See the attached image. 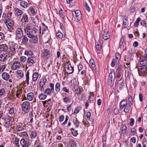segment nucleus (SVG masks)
<instances>
[{"instance_id": "e2e57ef3", "label": "nucleus", "mask_w": 147, "mask_h": 147, "mask_svg": "<svg viewBox=\"0 0 147 147\" xmlns=\"http://www.w3.org/2000/svg\"><path fill=\"white\" fill-rule=\"evenodd\" d=\"M47 30H48V27L47 26H43L42 34H43L45 33V32Z\"/></svg>"}, {"instance_id": "473e14b6", "label": "nucleus", "mask_w": 147, "mask_h": 147, "mask_svg": "<svg viewBox=\"0 0 147 147\" xmlns=\"http://www.w3.org/2000/svg\"><path fill=\"white\" fill-rule=\"evenodd\" d=\"M128 103L130 105H132L133 103V99L132 97L130 95H128Z\"/></svg>"}, {"instance_id": "c85d7f7f", "label": "nucleus", "mask_w": 147, "mask_h": 147, "mask_svg": "<svg viewBox=\"0 0 147 147\" xmlns=\"http://www.w3.org/2000/svg\"><path fill=\"white\" fill-rule=\"evenodd\" d=\"M49 54V51L47 49H45L43 50V53L42 55L44 57H47Z\"/></svg>"}, {"instance_id": "9b49d317", "label": "nucleus", "mask_w": 147, "mask_h": 147, "mask_svg": "<svg viewBox=\"0 0 147 147\" xmlns=\"http://www.w3.org/2000/svg\"><path fill=\"white\" fill-rule=\"evenodd\" d=\"M9 75L7 73H3L2 75V77L5 80L7 81L9 78Z\"/></svg>"}, {"instance_id": "338daca9", "label": "nucleus", "mask_w": 147, "mask_h": 147, "mask_svg": "<svg viewBox=\"0 0 147 147\" xmlns=\"http://www.w3.org/2000/svg\"><path fill=\"white\" fill-rule=\"evenodd\" d=\"M86 117L88 119V120H89L90 119L91 117V113L90 112H88L86 113Z\"/></svg>"}, {"instance_id": "ea45409f", "label": "nucleus", "mask_w": 147, "mask_h": 147, "mask_svg": "<svg viewBox=\"0 0 147 147\" xmlns=\"http://www.w3.org/2000/svg\"><path fill=\"white\" fill-rule=\"evenodd\" d=\"M70 143L71 144V146L72 147H76L77 146V144L76 141L74 140L71 139L70 140Z\"/></svg>"}, {"instance_id": "ddd939ff", "label": "nucleus", "mask_w": 147, "mask_h": 147, "mask_svg": "<svg viewBox=\"0 0 147 147\" xmlns=\"http://www.w3.org/2000/svg\"><path fill=\"white\" fill-rule=\"evenodd\" d=\"M90 63L91 65L92 69L94 70H96V67L95 66V63H94V60L92 59H91L90 60Z\"/></svg>"}, {"instance_id": "c9c22d12", "label": "nucleus", "mask_w": 147, "mask_h": 147, "mask_svg": "<svg viewBox=\"0 0 147 147\" xmlns=\"http://www.w3.org/2000/svg\"><path fill=\"white\" fill-rule=\"evenodd\" d=\"M141 20V19L140 17L138 18L137 19L136 22L134 23V26L135 27H137L139 25V22Z\"/></svg>"}, {"instance_id": "39448f33", "label": "nucleus", "mask_w": 147, "mask_h": 147, "mask_svg": "<svg viewBox=\"0 0 147 147\" xmlns=\"http://www.w3.org/2000/svg\"><path fill=\"white\" fill-rule=\"evenodd\" d=\"M12 118H11L9 116L5 119V122L4 123L5 124L4 125L6 126V127L8 128L10 126V125L11 124L12 121Z\"/></svg>"}, {"instance_id": "864d4df0", "label": "nucleus", "mask_w": 147, "mask_h": 147, "mask_svg": "<svg viewBox=\"0 0 147 147\" xmlns=\"http://www.w3.org/2000/svg\"><path fill=\"white\" fill-rule=\"evenodd\" d=\"M52 92V91L49 88H47L45 89V91L44 92V93H46L48 95H50Z\"/></svg>"}, {"instance_id": "bb28decb", "label": "nucleus", "mask_w": 147, "mask_h": 147, "mask_svg": "<svg viewBox=\"0 0 147 147\" xmlns=\"http://www.w3.org/2000/svg\"><path fill=\"white\" fill-rule=\"evenodd\" d=\"M38 73L37 72H35L33 74L32 76V80L34 82L36 81L38 78Z\"/></svg>"}, {"instance_id": "6e6552de", "label": "nucleus", "mask_w": 147, "mask_h": 147, "mask_svg": "<svg viewBox=\"0 0 147 147\" xmlns=\"http://www.w3.org/2000/svg\"><path fill=\"white\" fill-rule=\"evenodd\" d=\"M8 49L7 45L5 44H2L0 45V51L1 52L6 51Z\"/></svg>"}, {"instance_id": "774afa93", "label": "nucleus", "mask_w": 147, "mask_h": 147, "mask_svg": "<svg viewBox=\"0 0 147 147\" xmlns=\"http://www.w3.org/2000/svg\"><path fill=\"white\" fill-rule=\"evenodd\" d=\"M113 113L115 115L118 114L119 113V110H118V108H115L113 111Z\"/></svg>"}, {"instance_id": "9d476101", "label": "nucleus", "mask_w": 147, "mask_h": 147, "mask_svg": "<svg viewBox=\"0 0 147 147\" xmlns=\"http://www.w3.org/2000/svg\"><path fill=\"white\" fill-rule=\"evenodd\" d=\"M118 84H119L120 88L121 89L124 87V80L123 78L122 79V77H121V79L118 81Z\"/></svg>"}, {"instance_id": "8fccbe9b", "label": "nucleus", "mask_w": 147, "mask_h": 147, "mask_svg": "<svg viewBox=\"0 0 147 147\" xmlns=\"http://www.w3.org/2000/svg\"><path fill=\"white\" fill-rule=\"evenodd\" d=\"M37 134L34 131H32L30 135L31 138H35Z\"/></svg>"}, {"instance_id": "09e8293b", "label": "nucleus", "mask_w": 147, "mask_h": 147, "mask_svg": "<svg viewBox=\"0 0 147 147\" xmlns=\"http://www.w3.org/2000/svg\"><path fill=\"white\" fill-rule=\"evenodd\" d=\"M33 57V56H31V58L28 57L27 60V63L28 64L30 63H31L32 64H33L35 62L34 61L32 60L31 58Z\"/></svg>"}, {"instance_id": "4c0bfd02", "label": "nucleus", "mask_w": 147, "mask_h": 147, "mask_svg": "<svg viewBox=\"0 0 147 147\" xmlns=\"http://www.w3.org/2000/svg\"><path fill=\"white\" fill-rule=\"evenodd\" d=\"M70 130L74 136H76L78 135V131L74 128H71L70 129Z\"/></svg>"}, {"instance_id": "79ce46f5", "label": "nucleus", "mask_w": 147, "mask_h": 147, "mask_svg": "<svg viewBox=\"0 0 147 147\" xmlns=\"http://www.w3.org/2000/svg\"><path fill=\"white\" fill-rule=\"evenodd\" d=\"M5 90L4 88L0 89V98L3 97V94L5 93Z\"/></svg>"}, {"instance_id": "bf43d9fd", "label": "nucleus", "mask_w": 147, "mask_h": 147, "mask_svg": "<svg viewBox=\"0 0 147 147\" xmlns=\"http://www.w3.org/2000/svg\"><path fill=\"white\" fill-rule=\"evenodd\" d=\"M142 26L145 27H146V22L144 20H141L140 22Z\"/></svg>"}, {"instance_id": "69168bd1", "label": "nucleus", "mask_w": 147, "mask_h": 147, "mask_svg": "<svg viewBox=\"0 0 147 147\" xmlns=\"http://www.w3.org/2000/svg\"><path fill=\"white\" fill-rule=\"evenodd\" d=\"M19 139L18 138L15 139V141L14 142L15 144L17 147H20L19 144Z\"/></svg>"}, {"instance_id": "72a5a7b5", "label": "nucleus", "mask_w": 147, "mask_h": 147, "mask_svg": "<svg viewBox=\"0 0 147 147\" xmlns=\"http://www.w3.org/2000/svg\"><path fill=\"white\" fill-rule=\"evenodd\" d=\"M29 70H28L26 73V83L27 84H29Z\"/></svg>"}, {"instance_id": "de8ad7c7", "label": "nucleus", "mask_w": 147, "mask_h": 147, "mask_svg": "<svg viewBox=\"0 0 147 147\" xmlns=\"http://www.w3.org/2000/svg\"><path fill=\"white\" fill-rule=\"evenodd\" d=\"M17 73L21 78H22L24 76V73L21 70H19L16 71Z\"/></svg>"}, {"instance_id": "dca6fc26", "label": "nucleus", "mask_w": 147, "mask_h": 147, "mask_svg": "<svg viewBox=\"0 0 147 147\" xmlns=\"http://www.w3.org/2000/svg\"><path fill=\"white\" fill-rule=\"evenodd\" d=\"M78 12L76 17L77 19V21H79L82 19V16L80 11L78 10Z\"/></svg>"}, {"instance_id": "0e129e2a", "label": "nucleus", "mask_w": 147, "mask_h": 147, "mask_svg": "<svg viewBox=\"0 0 147 147\" xmlns=\"http://www.w3.org/2000/svg\"><path fill=\"white\" fill-rule=\"evenodd\" d=\"M85 6L86 10L87 11H88L89 12H90V7L88 6L87 3L86 2L85 3Z\"/></svg>"}, {"instance_id": "a19ab883", "label": "nucleus", "mask_w": 147, "mask_h": 147, "mask_svg": "<svg viewBox=\"0 0 147 147\" xmlns=\"http://www.w3.org/2000/svg\"><path fill=\"white\" fill-rule=\"evenodd\" d=\"M118 61L116 60L114 58H113L112 60V61L111 63V66L113 67H114L115 66V64L116 63L118 64Z\"/></svg>"}, {"instance_id": "b1692460", "label": "nucleus", "mask_w": 147, "mask_h": 147, "mask_svg": "<svg viewBox=\"0 0 147 147\" xmlns=\"http://www.w3.org/2000/svg\"><path fill=\"white\" fill-rule=\"evenodd\" d=\"M143 55L141 56L140 57V64L142 65V66H146V65L147 64L146 62H145L144 61V60L143 59Z\"/></svg>"}, {"instance_id": "37998d69", "label": "nucleus", "mask_w": 147, "mask_h": 147, "mask_svg": "<svg viewBox=\"0 0 147 147\" xmlns=\"http://www.w3.org/2000/svg\"><path fill=\"white\" fill-rule=\"evenodd\" d=\"M24 54L27 55H29L30 56H34V54L33 52L32 51H25Z\"/></svg>"}, {"instance_id": "c756f323", "label": "nucleus", "mask_w": 147, "mask_h": 147, "mask_svg": "<svg viewBox=\"0 0 147 147\" xmlns=\"http://www.w3.org/2000/svg\"><path fill=\"white\" fill-rule=\"evenodd\" d=\"M73 121L76 128H78L79 127V125L80 123L77 119V118L76 119V120L73 119Z\"/></svg>"}, {"instance_id": "412c9836", "label": "nucleus", "mask_w": 147, "mask_h": 147, "mask_svg": "<svg viewBox=\"0 0 147 147\" xmlns=\"http://www.w3.org/2000/svg\"><path fill=\"white\" fill-rule=\"evenodd\" d=\"M131 105H129V104L128 103L125 106L124 111L125 113H128L130 111V108Z\"/></svg>"}, {"instance_id": "6e6d98bb", "label": "nucleus", "mask_w": 147, "mask_h": 147, "mask_svg": "<svg viewBox=\"0 0 147 147\" xmlns=\"http://www.w3.org/2000/svg\"><path fill=\"white\" fill-rule=\"evenodd\" d=\"M27 142H29V140H26L24 139L23 138L20 141V143L21 145L25 144L26 143H27Z\"/></svg>"}, {"instance_id": "0eeeda50", "label": "nucleus", "mask_w": 147, "mask_h": 147, "mask_svg": "<svg viewBox=\"0 0 147 147\" xmlns=\"http://www.w3.org/2000/svg\"><path fill=\"white\" fill-rule=\"evenodd\" d=\"M65 68H67L66 73L68 74H71L74 72V67H72L70 64H68L67 67H65Z\"/></svg>"}, {"instance_id": "4be33fe9", "label": "nucleus", "mask_w": 147, "mask_h": 147, "mask_svg": "<svg viewBox=\"0 0 147 147\" xmlns=\"http://www.w3.org/2000/svg\"><path fill=\"white\" fill-rule=\"evenodd\" d=\"M116 76L115 75V72L114 71H111L109 74V77L108 78L113 79H115Z\"/></svg>"}, {"instance_id": "2f4dec72", "label": "nucleus", "mask_w": 147, "mask_h": 147, "mask_svg": "<svg viewBox=\"0 0 147 147\" xmlns=\"http://www.w3.org/2000/svg\"><path fill=\"white\" fill-rule=\"evenodd\" d=\"M82 109V108L81 106H78L77 108H76V109L73 113L74 114L76 115Z\"/></svg>"}, {"instance_id": "a18cd8bd", "label": "nucleus", "mask_w": 147, "mask_h": 147, "mask_svg": "<svg viewBox=\"0 0 147 147\" xmlns=\"http://www.w3.org/2000/svg\"><path fill=\"white\" fill-rule=\"evenodd\" d=\"M115 60L119 62L120 60L121 56L119 53H115Z\"/></svg>"}, {"instance_id": "7ed1b4c3", "label": "nucleus", "mask_w": 147, "mask_h": 147, "mask_svg": "<svg viewBox=\"0 0 147 147\" xmlns=\"http://www.w3.org/2000/svg\"><path fill=\"white\" fill-rule=\"evenodd\" d=\"M122 66L121 65H119L117 67L116 71V78H119L121 77L122 73Z\"/></svg>"}, {"instance_id": "1a4fd4ad", "label": "nucleus", "mask_w": 147, "mask_h": 147, "mask_svg": "<svg viewBox=\"0 0 147 147\" xmlns=\"http://www.w3.org/2000/svg\"><path fill=\"white\" fill-rule=\"evenodd\" d=\"M66 93L64 94L65 97L63 98V102L67 103L70 102L71 100V96H68Z\"/></svg>"}, {"instance_id": "2eb2a0df", "label": "nucleus", "mask_w": 147, "mask_h": 147, "mask_svg": "<svg viewBox=\"0 0 147 147\" xmlns=\"http://www.w3.org/2000/svg\"><path fill=\"white\" fill-rule=\"evenodd\" d=\"M124 20L123 21V25L124 26V27L127 28V27H126V26H127L128 25L129 23L128 20V18L126 16H125L124 17Z\"/></svg>"}, {"instance_id": "a211bd4d", "label": "nucleus", "mask_w": 147, "mask_h": 147, "mask_svg": "<svg viewBox=\"0 0 147 147\" xmlns=\"http://www.w3.org/2000/svg\"><path fill=\"white\" fill-rule=\"evenodd\" d=\"M23 13V11L21 10H20L18 8H16L15 9V14L17 16H21L22 14Z\"/></svg>"}, {"instance_id": "58836bf2", "label": "nucleus", "mask_w": 147, "mask_h": 147, "mask_svg": "<svg viewBox=\"0 0 147 147\" xmlns=\"http://www.w3.org/2000/svg\"><path fill=\"white\" fill-rule=\"evenodd\" d=\"M47 96V95L43 93H41L38 96L40 100H43L45 99Z\"/></svg>"}, {"instance_id": "603ef678", "label": "nucleus", "mask_w": 147, "mask_h": 147, "mask_svg": "<svg viewBox=\"0 0 147 147\" xmlns=\"http://www.w3.org/2000/svg\"><path fill=\"white\" fill-rule=\"evenodd\" d=\"M28 39L25 36H24L23 37V38L22 40V42L24 44H26L28 41Z\"/></svg>"}, {"instance_id": "680f3d73", "label": "nucleus", "mask_w": 147, "mask_h": 147, "mask_svg": "<svg viewBox=\"0 0 147 147\" xmlns=\"http://www.w3.org/2000/svg\"><path fill=\"white\" fill-rule=\"evenodd\" d=\"M9 110L8 111L9 112V114L11 115H12L14 113V108L12 107L11 108H9Z\"/></svg>"}, {"instance_id": "5701e85b", "label": "nucleus", "mask_w": 147, "mask_h": 147, "mask_svg": "<svg viewBox=\"0 0 147 147\" xmlns=\"http://www.w3.org/2000/svg\"><path fill=\"white\" fill-rule=\"evenodd\" d=\"M20 6L24 8H26L28 7V4L27 2L24 1H22L20 3Z\"/></svg>"}, {"instance_id": "052dcab7", "label": "nucleus", "mask_w": 147, "mask_h": 147, "mask_svg": "<svg viewBox=\"0 0 147 147\" xmlns=\"http://www.w3.org/2000/svg\"><path fill=\"white\" fill-rule=\"evenodd\" d=\"M50 86L51 88V90L52 91V92L53 93L54 91V84L53 83H51L50 84Z\"/></svg>"}, {"instance_id": "423d86ee", "label": "nucleus", "mask_w": 147, "mask_h": 147, "mask_svg": "<svg viewBox=\"0 0 147 147\" xmlns=\"http://www.w3.org/2000/svg\"><path fill=\"white\" fill-rule=\"evenodd\" d=\"M21 66V65L20 62L16 61L13 63L12 66L11 67V69L13 70H15L19 69Z\"/></svg>"}, {"instance_id": "6ab92c4d", "label": "nucleus", "mask_w": 147, "mask_h": 147, "mask_svg": "<svg viewBox=\"0 0 147 147\" xmlns=\"http://www.w3.org/2000/svg\"><path fill=\"white\" fill-rule=\"evenodd\" d=\"M34 96V94L33 92H30L28 93L27 95L28 99L30 101L32 100Z\"/></svg>"}, {"instance_id": "aec40b11", "label": "nucleus", "mask_w": 147, "mask_h": 147, "mask_svg": "<svg viewBox=\"0 0 147 147\" xmlns=\"http://www.w3.org/2000/svg\"><path fill=\"white\" fill-rule=\"evenodd\" d=\"M32 28L31 26L28 24H27L26 27H24V30L26 33H29V31L32 30Z\"/></svg>"}, {"instance_id": "49530a36", "label": "nucleus", "mask_w": 147, "mask_h": 147, "mask_svg": "<svg viewBox=\"0 0 147 147\" xmlns=\"http://www.w3.org/2000/svg\"><path fill=\"white\" fill-rule=\"evenodd\" d=\"M96 48L97 50L100 51L101 49V44L100 42H98L96 45Z\"/></svg>"}, {"instance_id": "4d7b16f0", "label": "nucleus", "mask_w": 147, "mask_h": 147, "mask_svg": "<svg viewBox=\"0 0 147 147\" xmlns=\"http://www.w3.org/2000/svg\"><path fill=\"white\" fill-rule=\"evenodd\" d=\"M127 104V100L126 99H124L121 102L120 105H122L125 106Z\"/></svg>"}, {"instance_id": "cd10ccee", "label": "nucleus", "mask_w": 147, "mask_h": 147, "mask_svg": "<svg viewBox=\"0 0 147 147\" xmlns=\"http://www.w3.org/2000/svg\"><path fill=\"white\" fill-rule=\"evenodd\" d=\"M7 55L3 54L0 55V61H3L6 60Z\"/></svg>"}, {"instance_id": "5fc2aeb1", "label": "nucleus", "mask_w": 147, "mask_h": 147, "mask_svg": "<svg viewBox=\"0 0 147 147\" xmlns=\"http://www.w3.org/2000/svg\"><path fill=\"white\" fill-rule=\"evenodd\" d=\"M63 12L62 9H60L59 12L58 14L62 18H64L65 16H64V15L63 14Z\"/></svg>"}, {"instance_id": "393cba45", "label": "nucleus", "mask_w": 147, "mask_h": 147, "mask_svg": "<svg viewBox=\"0 0 147 147\" xmlns=\"http://www.w3.org/2000/svg\"><path fill=\"white\" fill-rule=\"evenodd\" d=\"M47 81V79L45 78H42L41 79V80L39 83V86H43Z\"/></svg>"}, {"instance_id": "f257e3e1", "label": "nucleus", "mask_w": 147, "mask_h": 147, "mask_svg": "<svg viewBox=\"0 0 147 147\" xmlns=\"http://www.w3.org/2000/svg\"><path fill=\"white\" fill-rule=\"evenodd\" d=\"M30 106L29 102L28 101H25L22 104V109L25 113L28 112L30 109Z\"/></svg>"}, {"instance_id": "f8f14e48", "label": "nucleus", "mask_w": 147, "mask_h": 147, "mask_svg": "<svg viewBox=\"0 0 147 147\" xmlns=\"http://www.w3.org/2000/svg\"><path fill=\"white\" fill-rule=\"evenodd\" d=\"M51 99H49L45 101L42 102V103L44 105H46L47 106L51 107L52 105V104L51 101Z\"/></svg>"}, {"instance_id": "f704fd0d", "label": "nucleus", "mask_w": 147, "mask_h": 147, "mask_svg": "<svg viewBox=\"0 0 147 147\" xmlns=\"http://www.w3.org/2000/svg\"><path fill=\"white\" fill-rule=\"evenodd\" d=\"M32 39L33 40H30L29 41L30 42H33L34 43L36 44L38 43L37 36L35 35L34 36Z\"/></svg>"}, {"instance_id": "4468645a", "label": "nucleus", "mask_w": 147, "mask_h": 147, "mask_svg": "<svg viewBox=\"0 0 147 147\" xmlns=\"http://www.w3.org/2000/svg\"><path fill=\"white\" fill-rule=\"evenodd\" d=\"M29 20L28 16L26 14H23V17L22 20V22L23 23L25 22H26L28 21Z\"/></svg>"}, {"instance_id": "e433bc0d", "label": "nucleus", "mask_w": 147, "mask_h": 147, "mask_svg": "<svg viewBox=\"0 0 147 147\" xmlns=\"http://www.w3.org/2000/svg\"><path fill=\"white\" fill-rule=\"evenodd\" d=\"M76 92V94H80L81 93V90L78 85H76L74 88Z\"/></svg>"}, {"instance_id": "3c124183", "label": "nucleus", "mask_w": 147, "mask_h": 147, "mask_svg": "<svg viewBox=\"0 0 147 147\" xmlns=\"http://www.w3.org/2000/svg\"><path fill=\"white\" fill-rule=\"evenodd\" d=\"M56 36L59 38H61L63 37V34L61 32H57L56 34Z\"/></svg>"}, {"instance_id": "20e7f679", "label": "nucleus", "mask_w": 147, "mask_h": 147, "mask_svg": "<svg viewBox=\"0 0 147 147\" xmlns=\"http://www.w3.org/2000/svg\"><path fill=\"white\" fill-rule=\"evenodd\" d=\"M16 38L19 39L21 38L23 36V31L21 29L19 28H17L16 31Z\"/></svg>"}, {"instance_id": "c03bdc74", "label": "nucleus", "mask_w": 147, "mask_h": 147, "mask_svg": "<svg viewBox=\"0 0 147 147\" xmlns=\"http://www.w3.org/2000/svg\"><path fill=\"white\" fill-rule=\"evenodd\" d=\"M29 10L30 11L31 14H32V16H34L36 14V13L34 9V8L32 7H30L29 9Z\"/></svg>"}, {"instance_id": "f03ea898", "label": "nucleus", "mask_w": 147, "mask_h": 147, "mask_svg": "<svg viewBox=\"0 0 147 147\" xmlns=\"http://www.w3.org/2000/svg\"><path fill=\"white\" fill-rule=\"evenodd\" d=\"M5 23L9 29H11L14 26L13 20L10 18L6 19Z\"/></svg>"}, {"instance_id": "a878e982", "label": "nucleus", "mask_w": 147, "mask_h": 147, "mask_svg": "<svg viewBox=\"0 0 147 147\" xmlns=\"http://www.w3.org/2000/svg\"><path fill=\"white\" fill-rule=\"evenodd\" d=\"M115 79L113 78L111 79L108 78V84L111 86H112L114 84Z\"/></svg>"}, {"instance_id": "13d9d810", "label": "nucleus", "mask_w": 147, "mask_h": 147, "mask_svg": "<svg viewBox=\"0 0 147 147\" xmlns=\"http://www.w3.org/2000/svg\"><path fill=\"white\" fill-rule=\"evenodd\" d=\"M18 45L16 44H14L13 47L12 49L11 50L12 51H16V49H17L18 48Z\"/></svg>"}, {"instance_id": "7c9ffc66", "label": "nucleus", "mask_w": 147, "mask_h": 147, "mask_svg": "<svg viewBox=\"0 0 147 147\" xmlns=\"http://www.w3.org/2000/svg\"><path fill=\"white\" fill-rule=\"evenodd\" d=\"M60 90V84L59 83H57L55 86V90L57 92H59Z\"/></svg>"}, {"instance_id": "f3484780", "label": "nucleus", "mask_w": 147, "mask_h": 147, "mask_svg": "<svg viewBox=\"0 0 147 147\" xmlns=\"http://www.w3.org/2000/svg\"><path fill=\"white\" fill-rule=\"evenodd\" d=\"M110 37V35L108 32L106 33L105 32H104L102 34V38L104 40H107Z\"/></svg>"}]
</instances>
